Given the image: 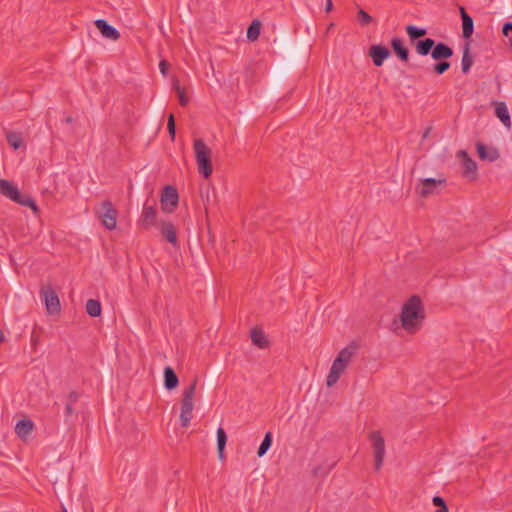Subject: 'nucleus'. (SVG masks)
Wrapping results in <instances>:
<instances>
[{
  "label": "nucleus",
  "instance_id": "obj_1",
  "mask_svg": "<svg viewBox=\"0 0 512 512\" xmlns=\"http://www.w3.org/2000/svg\"><path fill=\"white\" fill-rule=\"evenodd\" d=\"M425 319V310L418 295H412L402 306L400 322L402 328L410 334L417 333Z\"/></svg>",
  "mask_w": 512,
  "mask_h": 512
},
{
  "label": "nucleus",
  "instance_id": "obj_2",
  "mask_svg": "<svg viewBox=\"0 0 512 512\" xmlns=\"http://www.w3.org/2000/svg\"><path fill=\"white\" fill-rule=\"evenodd\" d=\"M357 346L355 344H350L344 347L334 359L330 372L326 379V385L328 387L334 386L341 375L346 370L347 366L351 362L352 358L356 354Z\"/></svg>",
  "mask_w": 512,
  "mask_h": 512
},
{
  "label": "nucleus",
  "instance_id": "obj_3",
  "mask_svg": "<svg viewBox=\"0 0 512 512\" xmlns=\"http://www.w3.org/2000/svg\"><path fill=\"white\" fill-rule=\"evenodd\" d=\"M193 149L199 174L208 179L213 172L212 150L201 138L193 141Z\"/></svg>",
  "mask_w": 512,
  "mask_h": 512
},
{
  "label": "nucleus",
  "instance_id": "obj_4",
  "mask_svg": "<svg viewBox=\"0 0 512 512\" xmlns=\"http://www.w3.org/2000/svg\"><path fill=\"white\" fill-rule=\"evenodd\" d=\"M197 381V378H195L192 381V383L184 389L182 394V400L180 405V424L181 427L183 428H187L190 425V422L193 417L194 396Z\"/></svg>",
  "mask_w": 512,
  "mask_h": 512
},
{
  "label": "nucleus",
  "instance_id": "obj_5",
  "mask_svg": "<svg viewBox=\"0 0 512 512\" xmlns=\"http://www.w3.org/2000/svg\"><path fill=\"white\" fill-rule=\"evenodd\" d=\"M369 440L372 443L373 454L375 457L374 467L376 471H379L382 467L385 456V441L380 431H372L369 434Z\"/></svg>",
  "mask_w": 512,
  "mask_h": 512
},
{
  "label": "nucleus",
  "instance_id": "obj_6",
  "mask_svg": "<svg viewBox=\"0 0 512 512\" xmlns=\"http://www.w3.org/2000/svg\"><path fill=\"white\" fill-rule=\"evenodd\" d=\"M160 203L161 209L164 212H174L179 203V195L177 189L172 185L165 186L161 193Z\"/></svg>",
  "mask_w": 512,
  "mask_h": 512
},
{
  "label": "nucleus",
  "instance_id": "obj_7",
  "mask_svg": "<svg viewBox=\"0 0 512 512\" xmlns=\"http://www.w3.org/2000/svg\"><path fill=\"white\" fill-rule=\"evenodd\" d=\"M117 215H118V212L114 208L111 201L106 200L101 204V210L99 211L98 216H99L102 224L108 230H113L116 228Z\"/></svg>",
  "mask_w": 512,
  "mask_h": 512
},
{
  "label": "nucleus",
  "instance_id": "obj_8",
  "mask_svg": "<svg viewBox=\"0 0 512 512\" xmlns=\"http://www.w3.org/2000/svg\"><path fill=\"white\" fill-rule=\"evenodd\" d=\"M446 183L445 179L425 178L421 180V186L416 188L419 196L425 198L437 192L439 186Z\"/></svg>",
  "mask_w": 512,
  "mask_h": 512
},
{
  "label": "nucleus",
  "instance_id": "obj_9",
  "mask_svg": "<svg viewBox=\"0 0 512 512\" xmlns=\"http://www.w3.org/2000/svg\"><path fill=\"white\" fill-rule=\"evenodd\" d=\"M41 294L44 298L46 310L49 314H57L61 310L60 300L56 292L50 288H44L41 290Z\"/></svg>",
  "mask_w": 512,
  "mask_h": 512
},
{
  "label": "nucleus",
  "instance_id": "obj_10",
  "mask_svg": "<svg viewBox=\"0 0 512 512\" xmlns=\"http://www.w3.org/2000/svg\"><path fill=\"white\" fill-rule=\"evenodd\" d=\"M368 55L371 57L375 66L381 67L384 61L390 57L391 52L382 44H374L370 46Z\"/></svg>",
  "mask_w": 512,
  "mask_h": 512
},
{
  "label": "nucleus",
  "instance_id": "obj_11",
  "mask_svg": "<svg viewBox=\"0 0 512 512\" xmlns=\"http://www.w3.org/2000/svg\"><path fill=\"white\" fill-rule=\"evenodd\" d=\"M457 156L462 162L464 168V176L470 179H475L477 176L476 162L469 156V154L465 150L458 151Z\"/></svg>",
  "mask_w": 512,
  "mask_h": 512
},
{
  "label": "nucleus",
  "instance_id": "obj_12",
  "mask_svg": "<svg viewBox=\"0 0 512 512\" xmlns=\"http://www.w3.org/2000/svg\"><path fill=\"white\" fill-rule=\"evenodd\" d=\"M94 23L104 38L110 39L112 41H117L120 38L119 31L110 25L106 20L98 19Z\"/></svg>",
  "mask_w": 512,
  "mask_h": 512
},
{
  "label": "nucleus",
  "instance_id": "obj_13",
  "mask_svg": "<svg viewBox=\"0 0 512 512\" xmlns=\"http://www.w3.org/2000/svg\"><path fill=\"white\" fill-rule=\"evenodd\" d=\"M478 156L481 160H488L490 162L496 161L499 157V151L495 147H487L481 142L476 143Z\"/></svg>",
  "mask_w": 512,
  "mask_h": 512
},
{
  "label": "nucleus",
  "instance_id": "obj_14",
  "mask_svg": "<svg viewBox=\"0 0 512 512\" xmlns=\"http://www.w3.org/2000/svg\"><path fill=\"white\" fill-rule=\"evenodd\" d=\"M453 56L452 48L444 42H435L433 46L431 57L434 60H447Z\"/></svg>",
  "mask_w": 512,
  "mask_h": 512
},
{
  "label": "nucleus",
  "instance_id": "obj_15",
  "mask_svg": "<svg viewBox=\"0 0 512 512\" xmlns=\"http://www.w3.org/2000/svg\"><path fill=\"white\" fill-rule=\"evenodd\" d=\"M459 12L462 20V35L465 39H469L474 31L473 19L463 6H459Z\"/></svg>",
  "mask_w": 512,
  "mask_h": 512
},
{
  "label": "nucleus",
  "instance_id": "obj_16",
  "mask_svg": "<svg viewBox=\"0 0 512 512\" xmlns=\"http://www.w3.org/2000/svg\"><path fill=\"white\" fill-rule=\"evenodd\" d=\"M160 226V232L161 235L172 245L176 246L177 241V234H176V228L170 221H161L159 223Z\"/></svg>",
  "mask_w": 512,
  "mask_h": 512
},
{
  "label": "nucleus",
  "instance_id": "obj_17",
  "mask_svg": "<svg viewBox=\"0 0 512 512\" xmlns=\"http://www.w3.org/2000/svg\"><path fill=\"white\" fill-rule=\"evenodd\" d=\"M391 48L395 55L403 62L409 60V50L405 46L404 41L401 38L394 37L391 40Z\"/></svg>",
  "mask_w": 512,
  "mask_h": 512
},
{
  "label": "nucleus",
  "instance_id": "obj_18",
  "mask_svg": "<svg viewBox=\"0 0 512 512\" xmlns=\"http://www.w3.org/2000/svg\"><path fill=\"white\" fill-rule=\"evenodd\" d=\"M19 189L12 182L6 179H0V193L14 201L17 200Z\"/></svg>",
  "mask_w": 512,
  "mask_h": 512
},
{
  "label": "nucleus",
  "instance_id": "obj_19",
  "mask_svg": "<svg viewBox=\"0 0 512 512\" xmlns=\"http://www.w3.org/2000/svg\"><path fill=\"white\" fill-rule=\"evenodd\" d=\"M164 387L171 391L178 387L179 378L171 366H166L164 368Z\"/></svg>",
  "mask_w": 512,
  "mask_h": 512
},
{
  "label": "nucleus",
  "instance_id": "obj_20",
  "mask_svg": "<svg viewBox=\"0 0 512 512\" xmlns=\"http://www.w3.org/2000/svg\"><path fill=\"white\" fill-rule=\"evenodd\" d=\"M34 429V423L30 419H21L15 426V432L21 439H27Z\"/></svg>",
  "mask_w": 512,
  "mask_h": 512
},
{
  "label": "nucleus",
  "instance_id": "obj_21",
  "mask_svg": "<svg viewBox=\"0 0 512 512\" xmlns=\"http://www.w3.org/2000/svg\"><path fill=\"white\" fill-rule=\"evenodd\" d=\"M157 212L154 206H144L141 221L144 228H150L156 223Z\"/></svg>",
  "mask_w": 512,
  "mask_h": 512
},
{
  "label": "nucleus",
  "instance_id": "obj_22",
  "mask_svg": "<svg viewBox=\"0 0 512 512\" xmlns=\"http://www.w3.org/2000/svg\"><path fill=\"white\" fill-rule=\"evenodd\" d=\"M495 114L506 128L511 127V119L508 108L504 102H494Z\"/></svg>",
  "mask_w": 512,
  "mask_h": 512
},
{
  "label": "nucleus",
  "instance_id": "obj_23",
  "mask_svg": "<svg viewBox=\"0 0 512 512\" xmlns=\"http://www.w3.org/2000/svg\"><path fill=\"white\" fill-rule=\"evenodd\" d=\"M417 54L421 56H427L431 54L433 46H435V40L432 38H424L414 43Z\"/></svg>",
  "mask_w": 512,
  "mask_h": 512
},
{
  "label": "nucleus",
  "instance_id": "obj_24",
  "mask_svg": "<svg viewBox=\"0 0 512 512\" xmlns=\"http://www.w3.org/2000/svg\"><path fill=\"white\" fill-rule=\"evenodd\" d=\"M250 337L253 344L261 349L267 348L269 346V341L267 340L264 332L259 328L251 329Z\"/></svg>",
  "mask_w": 512,
  "mask_h": 512
},
{
  "label": "nucleus",
  "instance_id": "obj_25",
  "mask_svg": "<svg viewBox=\"0 0 512 512\" xmlns=\"http://www.w3.org/2000/svg\"><path fill=\"white\" fill-rule=\"evenodd\" d=\"M473 64V56L470 53V43L466 42L463 48V56L461 61L462 73L467 74Z\"/></svg>",
  "mask_w": 512,
  "mask_h": 512
},
{
  "label": "nucleus",
  "instance_id": "obj_26",
  "mask_svg": "<svg viewBox=\"0 0 512 512\" xmlns=\"http://www.w3.org/2000/svg\"><path fill=\"white\" fill-rule=\"evenodd\" d=\"M406 32L411 43H415V41L417 42L418 40H421L420 38L427 34L426 29L417 27L415 25L406 26Z\"/></svg>",
  "mask_w": 512,
  "mask_h": 512
},
{
  "label": "nucleus",
  "instance_id": "obj_27",
  "mask_svg": "<svg viewBox=\"0 0 512 512\" xmlns=\"http://www.w3.org/2000/svg\"><path fill=\"white\" fill-rule=\"evenodd\" d=\"M227 443V435L222 427L217 429V450L220 459L224 458V449Z\"/></svg>",
  "mask_w": 512,
  "mask_h": 512
},
{
  "label": "nucleus",
  "instance_id": "obj_28",
  "mask_svg": "<svg viewBox=\"0 0 512 512\" xmlns=\"http://www.w3.org/2000/svg\"><path fill=\"white\" fill-rule=\"evenodd\" d=\"M101 303L96 299H89L86 303V312L91 317H99L101 315Z\"/></svg>",
  "mask_w": 512,
  "mask_h": 512
},
{
  "label": "nucleus",
  "instance_id": "obj_29",
  "mask_svg": "<svg viewBox=\"0 0 512 512\" xmlns=\"http://www.w3.org/2000/svg\"><path fill=\"white\" fill-rule=\"evenodd\" d=\"M261 30V22L259 20H253L247 29V38L250 41L258 39Z\"/></svg>",
  "mask_w": 512,
  "mask_h": 512
},
{
  "label": "nucleus",
  "instance_id": "obj_30",
  "mask_svg": "<svg viewBox=\"0 0 512 512\" xmlns=\"http://www.w3.org/2000/svg\"><path fill=\"white\" fill-rule=\"evenodd\" d=\"M14 202L25 207H30L35 213L38 212V207L34 199H32L29 195H25L19 192L17 200H14Z\"/></svg>",
  "mask_w": 512,
  "mask_h": 512
},
{
  "label": "nucleus",
  "instance_id": "obj_31",
  "mask_svg": "<svg viewBox=\"0 0 512 512\" xmlns=\"http://www.w3.org/2000/svg\"><path fill=\"white\" fill-rule=\"evenodd\" d=\"M8 144L15 150L19 149L23 144V138L21 133L8 132L6 135Z\"/></svg>",
  "mask_w": 512,
  "mask_h": 512
},
{
  "label": "nucleus",
  "instance_id": "obj_32",
  "mask_svg": "<svg viewBox=\"0 0 512 512\" xmlns=\"http://www.w3.org/2000/svg\"><path fill=\"white\" fill-rule=\"evenodd\" d=\"M272 441H273L272 433L270 431H268L265 434L264 439L258 448V451H257L258 457H262L266 454V452L269 450V448L272 445Z\"/></svg>",
  "mask_w": 512,
  "mask_h": 512
},
{
  "label": "nucleus",
  "instance_id": "obj_33",
  "mask_svg": "<svg viewBox=\"0 0 512 512\" xmlns=\"http://www.w3.org/2000/svg\"><path fill=\"white\" fill-rule=\"evenodd\" d=\"M357 21L362 27L372 24L375 20L365 10L359 8L357 12Z\"/></svg>",
  "mask_w": 512,
  "mask_h": 512
},
{
  "label": "nucleus",
  "instance_id": "obj_34",
  "mask_svg": "<svg viewBox=\"0 0 512 512\" xmlns=\"http://www.w3.org/2000/svg\"><path fill=\"white\" fill-rule=\"evenodd\" d=\"M173 88L177 92L179 103L181 106H186L189 102L188 97L185 95L184 89L180 86V83L177 79L173 81Z\"/></svg>",
  "mask_w": 512,
  "mask_h": 512
},
{
  "label": "nucleus",
  "instance_id": "obj_35",
  "mask_svg": "<svg viewBox=\"0 0 512 512\" xmlns=\"http://www.w3.org/2000/svg\"><path fill=\"white\" fill-rule=\"evenodd\" d=\"M437 62L433 65V72L437 75L444 74L451 66L447 60H436Z\"/></svg>",
  "mask_w": 512,
  "mask_h": 512
},
{
  "label": "nucleus",
  "instance_id": "obj_36",
  "mask_svg": "<svg viewBox=\"0 0 512 512\" xmlns=\"http://www.w3.org/2000/svg\"><path fill=\"white\" fill-rule=\"evenodd\" d=\"M167 128L171 139L174 140L176 135V124L175 117L173 114H170L168 117Z\"/></svg>",
  "mask_w": 512,
  "mask_h": 512
},
{
  "label": "nucleus",
  "instance_id": "obj_37",
  "mask_svg": "<svg viewBox=\"0 0 512 512\" xmlns=\"http://www.w3.org/2000/svg\"><path fill=\"white\" fill-rule=\"evenodd\" d=\"M432 503L434 506H436L438 508H442V507L448 508L445 500L440 496H434L432 499Z\"/></svg>",
  "mask_w": 512,
  "mask_h": 512
},
{
  "label": "nucleus",
  "instance_id": "obj_38",
  "mask_svg": "<svg viewBox=\"0 0 512 512\" xmlns=\"http://www.w3.org/2000/svg\"><path fill=\"white\" fill-rule=\"evenodd\" d=\"M169 63L166 60H161L159 63L160 72L165 76L168 73Z\"/></svg>",
  "mask_w": 512,
  "mask_h": 512
},
{
  "label": "nucleus",
  "instance_id": "obj_39",
  "mask_svg": "<svg viewBox=\"0 0 512 512\" xmlns=\"http://www.w3.org/2000/svg\"><path fill=\"white\" fill-rule=\"evenodd\" d=\"M502 33L504 36L508 37L509 34H512V22H506L502 27Z\"/></svg>",
  "mask_w": 512,
  "mask_h": 512
},
{
  "label": "nucleus",
  "instance_id": "obj_40",
  "mask_svg": "<svg viewBox=\"0 0 512 512\" xmlns=\"http://www.w3.org/2000/svg\"><path fill=\"white\" fill-rule=\"evenodd\" d=\"M79 394L76 391H71L68 395V402L67 403H76L78 401Z\"/></svg>",
  "mask_w": 512,
  "mask_h": 512
},
{
  "label": "nucleus",
  "instance_id": "obj_41",
  "mask_svg": "<svg viewBox=\"0 0 512 512\" xmlns=\"http://www.w3.org/2000/svg\"><path fill=\"white\" fill-rule=\"evenodd\" d=\"M74 413V408L72 403H66L65 406V416L69 417Z\"/></svg>",
  "mask_w": 512,
  "mask_h": 512
},
{
  "label": "nucleus",
  "instance_id": "obj_42",
  "mask_svg": "<svg viewBox=\"0 0 512 512\" xmlns=\"http://www.w3.org/2000/svg\"><path fill=\"white\" fill-rule=\"evenodd\" d=\"M332 9H333L332 0H326L325 12L328 13V12L332 11Z\"/></svg>",
  "mask_w": 512,
  "mask_h": 512
},
{
  "label": "nucleus",
  "instance_id": "obj_43",
  "mask_svg": "<svg viewBox=\"0 0 512 512\" xmlns=\"http://www.w3.org/2000/svg\"><path fill=\"white\" fill-rule=\"evenodd\" d=\"M65 122H66V123H68V124H71V123L73 122V118H72V116H70V115H69V116H67V117L65 118Z\"/></svg>",
  "mask_w": 512,
  "mask_h": 512
},
{
  "label": "nucleus",
  "instance_id": "obj_44",
  "mask_svg": "<svg viewBox=\"0 0 512 512\" xmlns=\"http://www.w3.org/2000/svg\"><path fill=\"white\" fill-rule=\"evenodd\" d=\"M5 341V336L3 334V332L0 330V344L3 343Z\"/></svg>",
  "mask_w": 512,
  "mask_h": 512
},
{
  "label": "nucleus",
  "instance_id": "obj_45",
  "mask_svg": "<svg viewBox=\"0 0 512 512\" xmlns=\"http://www.w3.org/2000/svg\"><path fill=\"white\" fill-rule=\"evenodd\" d=\"M435 512H448V508H438Z\"/></svg>",
  "mask_w": 512,
  "mask_h": 512
},
{
  "label": "nucleus",
  "instance_id": "obj_46",
  "mask_svg": "<svg viewBox=\"0 0 512 512\" xmlns=\"http://www.w3.org/2000/svg\"><path fill=\"white\" fill-rule=\"evenodd\" d=\"M429 132H430V128H428V129L425 131V133H424V135H423V138H426V137L428 136Z\"/></svg>",
  "mask_w": 512,
  "mask_h": 512
},
{
  "label": "nucleus",
  "instance_id": "obj_47",
  "mask_svg": "<svg viewBox=\"0 0 512 512\" xmlns=\"http://www.w3.org/2000/svg\"><path fill=\"white\" fill-rule=\"evenodd\" d=\"M63 512H68L66 508L63 507Z\"/></svg>",
  "mask_w": 512,
  "mask_h": 512
}]
</instances>
